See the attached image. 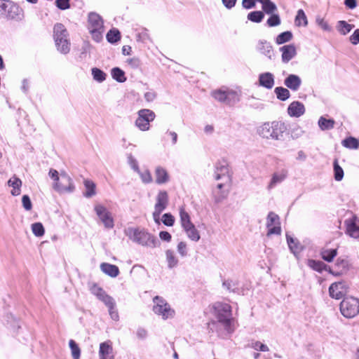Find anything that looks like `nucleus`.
<instances>
[{
  "instance_id": "obj_11",
  "label": "nucleus",
  "mask_w": 359,
  "mask_h": 359,
  "mask_svg": "<svg viewBox=\"0 0 359 359\" xmlns=\"http://www.w3.org/2000/svg\"><path fill=\"white\" fill-rule=\"evenodd\" d=\"M94 210L105 228L112 229L114 227V224L111 214L104 206L98 204L95 206Z\"/></svg>"
},
{
  "instance_id": "obj_3",
  "label": "nucleus",
  "mask_w": 359,
  "mask_h": 359,
  "mask_svg": "<svg viewBox=\"0 0 359 359\" xmlns=\"http://www.w3.org/2000/svg\"><path fill=\"white\" fill-rule=\"evenodd\" d=\"M286 130L285 124L281 121L264 123L259 129V134L265 138L280 140Z\"/></svg>"
},
{
  "instance_id": "obj_26",
  "label": "nucleus",
  "mask_w": 359,
  "mask_h": 359,
  "mask_svg": "<svg viewBox=\"0 0 359 359\" xmlns=\"http://www.w3.org/2000/svg\"><path fill=\"white\" fill-rule=\"evenodd\" d=\"M53 36L55 41H60L62 39H68V32L65 27L61 23H57L53 28Z\"/></svg>"
},
{
  "instance_id": "obj_33",
  "label": "nucleus",
  "mask_w": 359,
  "mask_h": 359,
  "mask_svg": "<svg viewBox=\"0 0 359 359\" xmlns=\"http://www.w3.org/2000/svg\"><path fill=\"white\" fill-rule=\"evenodd\" d=\"M307 265L312 269L320 273L323 271H328L327 266L321 261L309 259L307 261Z\"/></svg>"
},
{
  "instance_id": "obj_14",
  "label": "nucleus",
  "mask_w": 359,
  "mask_h": 359,
  "mask_svg": "<svg viewBox=\"0 0 359 359\" xmlns=\"http://www.w3.org/2000/svg\"><path fill=\"white\" fill-rule=\"evenodd\" d=\"M229 168L224 161H219L215 165L214 177L216 180H229Z\"/></svg>"
},
{
  "instance_id": "obj_16",
  "label": "nucleus",
  "mask_w": 359,
  "mask_h": 359,
  "mask_svg": "<svg viewBox=\"0 0 359 359\" xmlns=\"http://www.w3.org/2000/svg\"><path fill=\"white\" fill-rule=\"evenodd\" d=\"M90 292L97 297L104 304H111L113 297L108 295L105 291L96 284L93 285L90 288Z\"/></svg>"
},
{
  "instance_id": "obj_35",
  "label": "nucleus",
  "mask_w": 359,
  "mask_h": 359,
  "mask_svg": "<svg viewBox=\"0 0 359 359\" xmlns=\"http://www.w3.org/2000/svg\"><path fill=\"white\" fill-rule=\"evenodd\" d=\"M227 88H222L212 92V96L218 102L226 104Z\"/></svg>"
},
{
  "instance_id": "obj_37",
  "label": "nucleus",
  "mask_w": 359,
  "mask_h": 359,
  "mask_svg": "<svg viewBox=\"0 0 359 359\" xmlns=\"http://www.w3.org/2000/svg\"><path fill=\"white\" fill-rule=\"evenodd\" d=\"M180 224L182 229H184L187 226L194 224L191 221V218L189 213L185 211L184 208H180Z\"/></svg>"
},
{
  "instance_id": "obj_38",
  "label": "nucleus",
  "mask_w": 359,
  "mask_h": 359,
  "mask_svg": "<svg viewBox=\"0 0 359 359\" xmlns=\"http://www.w3.org/2000/svg\"><path fill=\"white\" fill-rule=\"evenodd\" d=\"M111 77L119 83H123L126 81L125 72L119 67H114L111 70Z\"/></svg>"
},
{
  "instance_id": "obj_55",
  "label": "nucleus",
  "mask_w": 359,
  "mask_h": 359,
  "mask_svg": "<svg viewBox=\"0 0 359 359\" xmlns=\"http://www.w3.org/2000/svg\"><path fill=\"white\" fill-rule=\"evenodd\" d=\"M32 230L33 233L37 237H41L44 234L43 226L40 222L34 223L32 225Z\"/></svg>"
},
{
  "instance_id": "obj_50",
  "label": "nucleus",
  "mask_w": 359,
  "mask_h": 359,
  "mask_svg": "<svg viewBox=\"0 0 359 359\" xmlns=\"http://www.w3.org/2000/svg\"><path fill=\"white\" fill-rule=\"evenodd\" d=\"M262 6L263 11L266 14H273L275 11H277L276 4L270 0H266V1H264L263 4H262Z\"/></svg>"
},
{
  "instance_id": "obj_54",
  "label": "nucleus",
  "mask_w": 359,
  "mask_h": 359,
  "mask_svg": "<svg viewBox=\"0 0 359 359\" xmlns=\"http://www.w3.org/2000/svg\"><path fill=\"white\" fill-rule=\"evenodd\" d=\"M334 179L336 181H341L344 177V170L338 164L337 160L334 162Z\"/></svg>"
},
{
  "instance_id": "obj_62",
  "label": "nucleus",
  "mask_w": 359,
  "mask_h": 359,
  "mask_svg": "<svg viewBox=\"0 0 359 359\" xmlns=\"http://www.w3.org/2000/svg\"><path fill=\"white\" fill-rule=\"evenodd\" d=\"M22 203L23 208L26 210H30L32 208V204L30 198L28 195H23L22 198Z\"/></svg>"
},
{
  "instance_id": "obj_41",
  "label": "nucleus",
  "mask_w": 359,
  "mask_h": 359,
  "mask_svg": "<svg viewBox=\"0 0 359 359\" xmlns=\"http://www.w3.org/2000/svg\"><path fill=\"white\" fill-rule=\"evenodd\" d=\"M353 27V25L348 24L344 20H339L337 22V30L342 35H346L349 33Z\"/></svg>"
},
{
  "instance_id": "obj_6",
  "label": "nucleus",
  "mask_w": 359,
  "mask_h": 359,
  "mask_svg": "<svg viewBox=\"0 0 359 359\" xmlns=\"http://www.w3.org/2000/svg\"><path fill=\"white\" fill-rule=\"evenodd\" d=\"M155 117L153 111L148 109H140L137 112L135 125L141 131H147L150 128V122L153 121Z\"/></svg>"
},
{
  "instance_id": "obj_13",
  "label": "nucleus",
  "mask_w": 359,
  "mask_h": 359,
  "mask_svg": "<svg viewBox=\"0 0 359 359\" xmlns=\"http://www.w3.org/2000/svg\"><path fill=\"white\" fill-rule=\"evenodd\" d=\"M347 292V287L345 282H336L329 287V294L332 298L336 299H341Z\"/></svg>"
},
{
  "instance_id": "obj_10",
  "label": "nucleus",
  "mask_w": 359,
  "mask_h": 359,
  "mask_svg": "<svg viewBox=\"0 0 359 359\" xmlns=\"http://www.w3.org/2000/svg\"><path fill=\"white\" fill-rule=\"evenodd\" d=\"M344 226L346 235L359 242V218L352 215L345 219Z\"/></svg>"
},
{
  "instance_id": "obj_19",
  "label": "nucleus",
  "mask_w": 359,
  "mask_h": 359,
  "mask_svg": "<svg viewBox=\"0 0 359 359\" xmlns=\"http://www.w3.org/2000/svg\"><path fill=\"white\" fill-rule=\"evenodd\" d=\"M154 175L155 182L158 184H166L170 181V175L167 170L161 165L155 168Z\"/></svg>"
},
{
  "instance_id": "obj_60",
  "label": "nucleus",
  "mask_w": 359,
  "mask_h": 359,
  "mask_svg": "<svg viewBox=\"0 0 359 359\" xmlns=\"http://www.w3.org/2000/svg\"><path fill=\"white\" fill-rule=\"evenodd\" d=\"M177 252L182 257H186L187 255V244L184 241H181L178 243Z\"/></svg>"
},
{
  "instance_id": "obj_22",
  "label": "nucleus",
  "mask_w": 359,
  "mask_h": 359,
  "mask_svg": "<svg viewBox=\"0 0 359 359\" xmlns=\"http://www.w3.org/2000/svg\"><path fill=\"white\" fill-rule=\"evenodd\" d=\"M288 172L285 169H282L273 174L271 181L267 187V189L271 190L274 188L278 184L283 182L287 177Z\"/></svg>"
},
{
  "instance_id": "obj_28",
  "label": "nucleus",
  "mask_w": 359,
  "mask_h": 359,
  "mask_svg": "<svg viewBox=\"0 0 359 359\" xmlns=\"http://www.w3.org/2000/svg\"><path fill=\"white\" fill-rule=\"evenodd\" d=\"M335 266L339 270L337 272H334L330 267H328V272L336 276H339L348 270V262L345 259L338 258Z\"/></svg>"
},
{
  "instance_id": "obj_4",
  "label": "nucleus",
  "mask_w": 359,
  "mask_h": 359,
  "mask_svg": "<svg viewBox=\"0 0 359 359\" xmlns=\"http://www.w3.org/2000/svg\"><path fill=\"white\" fill-rule=\"evenodd\" d=\"M153 311L156 315L161 316L164 320L171 318L174 316L175 311L171 309L165 299L159 296H156L153 299Z\"/></svg>"
},
{
  "instance_id": "obj_59",
  "label": "nucleus",
  "mask_w": 359,
  "mask_h": 359,
  "mask_svg": "<svg viewBox=\"0 0 359 359\" xmlns=\"http://www.w3.org/2000/svg\"><path fill=\"white\" fill-rule=\"evenodd\" d=\"M128 163L130 165V168L136 172H139L140 168L138 165V163L137 160L131 155H128Z\"/></svg>"
},
{
  "instance_id": "obj_64",
  "label": "nucleus",
  "mask_w": 359,
  "mask_h": 359,
  "mask_svg": "<svg viewBox=\"0 0 359 359\" xmlns=\"http://www.w3.org/2000/svg\"><path fill=\"white\" fill-rule=\"evenodd\" d=\"M350 41L353 45H356L359 43V29H355L350 36Z\"/></svg>"
},
{
  "instance_id": "obj_63",
  "label": "nucleus",
  "mask_w": 359,
  "mask_h": 359,
  "mask_svg": "<svg viewBox=\"0 0 359 359\" xmlns=\"http://www.w3.org/2000/svg\"><path fill=\"white\" fill-rule=\"evenodd\" d=\"M157 97V94L156 91L151 90L144 93V97L145 100L148 102H153Z\"/></svg>"
},
{
  "instance_id": "obj_36",
  "label": "nucleus",
  "mask_w": 359,
  "mask_h": 359,
  "mask_svg": "<svg viewBox=\"0 0 359 359\" xmlns=\"http://www.w3.org/2000/svg\"><path fill=\"white\" fill-rule=\"evenodd\" d=\"M226 104H233L240 101L241 93L236 90L227 88Z\"/></svg>"
},
{
  "instance_id": "obj_31",
  "label": "nucleus",
  "mask_w": 359,
  "mask_h": 359,
  "mask_svg": "<svg viewBox=\"0 0 359 359\" xmlns=\"http://www.w3.org/2000/svg\"><path fill=\"white\" fill-rule=\"evenodd\" d=\"M165 257L169 269H172L177 266L179 260L173 250H167L165 251Z\"/></svg>"
},
{
  "instance_id": "obj_46",
  "label": "nucleus",
  "mask_w": 359,
  "mask_h": 359,
  "mask_svg": "<svg viewBox=\"0 0 359 359\" xmlns=\"http://www.w3.org/2000/svg\"><path fill=\"white\" fill-rule=\"evenodd\" d=\"M295 24L297 26H306L308 25L307 18L305 15L304 11L302 9H299L297 11L295 17Z\"/></svg>"
},
{
  "instance_id": "obj_51",
  "label": "nucleus",
  "mask_w": 359,
  "mask_h": 359,
  "mask_svg": "<svg viewBox=\"0 0 359 359\" xmlns=\"http://www.w3.org/2000/svg\"><path fill=\"white\" fill-rule=\"evenodd\" d=\"M105 305L108 307L109 313L111 318L115 321L118 320L119 316H118L117 310L115 308L116 303H115L114 299H112L111 304H105Z\"/></svg>"
},
{
  "instance_id": "obj_48",
  "label": "nucleus",
  "mask_w": 359,
  "mask_h": 359,
  "mask_svg": "<svg viewBox=\"0 0 359 359\" xmlns=\"http://www.w3.org/2000/svg\"><path fill=\"white\" fill-rule=\"evenodd\" d=\"M69 346L71 349V353L73 359H79L81 356V349L74 340L70 339Z\"/></svg>"
},
{
  "instance_id": "obj_42",
  "label": "nucleus",
  "mask_w": 359,
  "mask_h": 359,
  "mask_svg": "<svg viewBox=\"0 0 359 359\" xmlns=\"http://www.w3.org/2000/svg\"><path fill=\"white\" fill-rule=\"evenodd\" d=\"M341 144L348 149H357L359 147V140L355 137H349L341 142Z\"/></svg>"
},
{
  "instance_id": "obj_44",
  "label": "nucleus",
  "mask_w": 359,
  "mask_h": 359,
  "mask_svg": "<svg viewBox=\"0 0 359 359\" xmlns=\"http://www.w3.org/2000/svg\"><path fill=\"white\" fill-rule=\"evenodd\" d=\"M247 18L251 22L259 23L263 20L264 14L262 11H256L249 13Z\"/></svg>"
},
{
  "instance_id": "obj_52",
  "label": "nucleus",
  "mask_w": 359,
  "mask_h": 359,
  "mask_svg": "<svg viewBox=\"0 0 359 359\" xmlns=\"http://www.w3.org/2000/svg\"><path fill=\"white\" fill-rule=\"evenodd\" d=\"M286 237H287V242L288 246H289L291 252L293 254L296 255V253L299 252V247L298 243L297 241H295L292 237H291L290 236H289L287 234Z\"/></svg>"
},
{
  "instance_id": "obj_21",
  "label": "nucleus",
  "mask_w": 359,
  "mask_h": 359,
  "mask_svg": "<svg viewBox=\"0 0 359 359\" xmlns=\"http://www.w3.org/2000/svg\"><path fill=\"white\" fill-rule=\"evenodd\" d=\"M284 85L292 91H297L302 85V79L296 74H289L284 80Z\"/></svg>"
},
{
  "instance_id": "obj_8",
  "label": "nucleus",
  "mask_w": 359,
  "mask_h": 359,
  "mask_svg": "<svg viewBox=\"0 0 359 359\" xmlns=\"http://www.w3.org/2000/svg\"><path fill=\"white\" fill-rule=\"evenodd\" d=\"M169 202L168 194L165 191H160L156 198L154 210L153 212V218L157 224H161L160 215L164 211Z\"/></svg>"
},
{
  "instance_id": "obj_9",
  "label": "nucleus",
  "mask_w": 359,
  "mask_h": 359,
  "mask_svg": "<svg viewBox=\"0 0 359 359\" xmlns=\"http://www.w3.org/2000/svg\"><path fill=\"white\" fill-rule=\"evenodd\" d=\"M53 189L60 194L72 193L74 190L72 179L65 172L60 173V179L57 183H53Z\"/></svg>"
},
{
  "instance_id": "obj_57",
  "label": "nucleus",
  "mask_w": 359,
  "mask_h": 359,
  "mask_svg": "<svg viewBox=\"0 0 359 359\" xmlns=\"http://www.w3.org/2000/svg\"><path fill=\"white\" fill-rule=\"evenodd\" d=\"M162 222L168 226H172L175 223V218L170 213H165L162 217Z\"/></svg>"
},
{
  "instance_id": "obj_1",
  "label": "nucleus",
  "mask_w": 359,
  "mask_h": 359,
  "mask_svg": "<svg viewBox=\"0 0 359 359\" xmlns=\"http://www.w3.org/2000/svg\"><path fill=\"white\" fill-rule=\"evenodd\" d=\"M213 314L219 324L227 333L233 332V318L231 306L226 303L215 302L212 305Z\"/></svg>"
},
{
  "instance_id": "obj_18",
  "label": "nucleus",
  "mask_w": 359,
  "mask_h": 359,
  "mask_svg": "<svg viewBox=\"0 0 359 359\" xmlns=\"http://www.w3.org/2000/svg\"><path fill=\"white\" fill-rule=\"evenodd\" d=\"M89 30H104L102 18L96 13H90L88 15Z\"/></svg>"
},
{
  "instance_id": "obj_5",
  "label": "nucleus",
  "mask_w": 359,
  "mask_h": 359,
  "mask_svg": "<svg viewBox=\"0 0 359 359\" xmlns=\"http://www.w3.org/2000/svg\"><path fill=\"white\" fill-rule=\"evenodd\" d=\"M341 314L347 318L355 317L359 313V300L354 297H346L340 304Z\"/></svg>"
},
{
  "instance_id": "obj_24",
  "label": "nucleus",
  "mask_w": 359,
  "mask_h": 359,
  "mask_svg": "<svg viewBox=\"0 0 359 359\" xmlns=\"http://www.w3.org/2000/svg\"><path fill=\"white\" fill-rule=\"evenodd\" d=\"M257 50L269 59H271L273 57V48L270 43L265 40L258 41Z\"/></svg>"
},
{
  "instance_id": "obj_15",
  "label": "nucleus",
  "mask_w": 359,
  "mask_h": 359,
  "mask_svg": "<svg viewBox=\"0 0 359 359\" xmlns=\"http://www.w3.org/2000/svg\"><path fill=\"white\" fill-rule=\"evenodd\" d=\"M305 111L304 104L299 101H293L287 107V114L290 117L299 118L304 114Z\"/></svg>"
},
{
  "instance_id": "obj_25",
  "label": "nucleus",
  "mask_w": 359,
  "mask_h": 359,
  "mask_svg": "<svg viewBox=\"0 0 359 359\" xmlns=\"http://www.w3.org/2000/svg\"><path fill=\"white\" fill-rule=\"evenodd\" d=\"M7 184L8 187H12L11 194L13 196H19L20 194L22 181L20 178H18L15 175H13L8 180Z\"/></svg>"
},
{
  "instance_id": "obj_29",
  "label": "nucleus",
  "mask_w": 359,
  "mask_h": 359,
  "mask_svg": "<svg viewBox=\"0 0 359 359\" xmlns=\"http://www.w3.org/2000/svg\"><path fill=\"white\" fill-rule=\"evenodd\" d=\"M320 255L323 260L327 262H332L334 258L337 255V249L323 248L320 250Z\"/></svg>"
},
{
  "instance_id": "obj_56",
  "label": "nucleus",
  "mask_w": 359,
  "mask_h": 359,
  "mask_svg": "<svg viewBox=\"0 0 359 359\" xmlns=\"http://www.w3.org/2000/svg\"><path fill=\"white\" fill-rule=\"evenodd\" d=\"M281 23V20L280 16L278 14H271V15L269 18L266 21V24L269 27H276L280 25Z\"/></svg>"
},
{
  "instance_id": "obj_53",
  "label": "nucleus",
  "mask_w": 359,
  "mask_h": 359,
  "mask_svg": "<svg viewBox=\"0 0 359 359\" xmlns=\"http://www.w3.org/2000/svg\"><path fill=\"white\" fill-rule=\"evenodd\" d=\"M107 41L111 43L120 40V32L117 29H111L107 34Z\"/></svg>"
},
{
  "instance_id": "obj_58",
  "label": "nucleus",
  "mask_w": 359,
  "mask_h": 359,
  "mask_svg": "<svg viewBox=\"0 0 359 359\" xmlns=\"http://www.w3.org/2000/svg\"><path fill=\"white\" fill-rule=\"evenodd\" d=\"M316 22L318 26H319L323 30L327 32L331 31V27L323 18L318 16L316 18Z\"/></svg>"
},
{
  "instance_id": "obj_2",
  "label": "nucleus",
  "mask_w": 359,
  "mask_h": 359,
  "mask_svg": "<svg viewBox=\"0 0 359 359\" xmlns=\"http://www.w3.org/2000/svg\"><path fill=\"white\" fill-rule=\"evenodd\" d=\"M125 233L131 241L143 246L156 248L159 245L157 238L144 229L129 227L125 230Z\"/></svg>"
},
{
  "instance_id": "obj_23",
  "label": "nucleus",
  "mask_w": 359,
  "mask_h": 359,
  "mask_svg": "<svg viewBox=\"0 0 359 359\" xmlns=\"http://www.w3.org/2000/svg\"><path fill=\"white\" fill-rule=\"evenodd\" d=\"M280 50L282 52V61L284 63H287L297 54L296 48L293 44L283 46L280 48Z\"/></svg>"
},
{
  "instance_id": "obj_39",
  "label": "nucleus",
  "mask_w": 359,
  "mask_h": 359,
  "mask_svg": "<svg viewBox=\"0 0 359 359\" xmlns=\"http://www.w3.org/2000/svg\"><path fill=\"white\" fill-rule=\"evenodd\" d=\"M318 126L322 130H331L334 127V121L333 119H327L321 116L318 120Z\"/></svg>"
},
{
  "instance_id": "obj_34",
  "label": "nucleus",
  "mask_w": 359,
  "mask_h": 359,
  "mask_svg": "<svg viewBox=\"0 0 359 359\" xmlns=\"http://www.w3.org/2000/svg\"><path fill=\"white\" fill-rule=\"evenodd\" d=\"M60 41H55V46L58 51L62 54H67L70 50V42L69 39H59Z\"/></svg>"
},
{
  "instance_id": "obj_30",
  "label": "nucleus",
  "mask_w": 359,
  "mask_h": 359,
  "mask_svg": "<svg viewBox=\"0 0 359 359\" xmlns=\"http://www.w3.org/2000/svg\"><path fill=\"white\" fill-rule=\"evenodd\" d=\"M187 237L193 241L197 242L200 240L201 236L194 224L183 229Z\"/></svg>"
},
{
  "instance_id": "obj_49",
  "label": "nucleus",
  "mask_w": 359,
  "mask_h": 359,
  "mask_svg": "<svg viewBox=\"0 0 359 359\" xmlns=\"http://www.w3.org/2000/svg\"><path fill=\"white\" fill-rule=\"evenodd\" d=\"M137 173L139 175L142 183L149 184L153 182L151 174L148 169L142 171L140 170Z\"/></svg>"
},
{
  "instance_id": "obj_20",
  "label": "nucleus",
  "mask_w": 359,
  "mask_h": 359,
  "mask_svg": "<svg viewBox=\"0 0 359 359\" xmlns=\"http://www.w3.org/2000/svg\"><path fill=\"white\" fill-rule=\"evenodd\" d=\"M99 357L100 359H114L113 348L110 341L100 344Z\"/></svg>"
},
{
  "instance_id": "obj_61",
  "label": "nucleus",
  "mask_w": 359,
  "mask_h": 359,
  "mask_svg": "<svg viewBox=\"0 0 359 359\" xmlns=\"http://www.w3.org/2000/svg\"><path fill=\"white\" fill-rule=\"evenodd\" d=\"M252 347L255 350L264 351V352L269 351V350L266 345H265L258 341L252 342Z\"/></svg>"
},
{
  "instance_id": "obj_7",
  "label": "nucleus",
  "mask_w": 359,
  "mask_h": 359,
  "mask_svg": "<svg viewBox=\"0 0 359 359\" xmlns=\"http://www.w3.org/2000/svg\"><path fill=\"white\" fill-rule=\"evenodd\" d=\"M3 13L7 18L16 22H21L25 18L24 11L17 4L11 1H6L3 7Z\"/></svg>"
},
{
  "instance_id": "obj_17",
  "label": "nucleus",
  "mask_w": 359,
  "mask_h": 359,
  "mask_svg": "<svg viewBox=\"0 0 359 359\" xmlns=\"http://www.w3.org/2000/svg\"><path fill=\"white\" fill-rule=\"evenodd\" d=\"M259 85L268 90L273 88L275 84L274 75L271 72H264L259 75Z\"/></svg>"
},
{
  "instance_id": "obj_47",
  "label": "nucleus",
  "mask_w": 359,
  "mask_h": 359,
  "mask_svg": "<svg viewBox=\"0 0 359 359\" xmlns=\"http://www.w3.org/2000/svg\"><path fill=\"white\" fill-rule=\"evenodd\" d=\"M91 72H92V75H93V79L95 80L96 81H97L99 83H102L104 81H105V79L107 78V74L102 70H101L97 67H93L91 69Z\"/></svg>"
},
{
  "instance_id": "obj_32",
  "label": "nucleus",
  "mask_w": 359,
  "mask_h": 359,
  "mask_svg": "<svg viewBox=\"0 0 359 359\" xmlns=\"http://www.w3.org/2000/svg\"><path fill=\"white\" fill-rule=\"evenodd\" d=\"M86 191L83 195L86 198H90L96 194V185L95 184L90 180H85L83 182Z\"/></svg>"
},
{
  "instance_id": "obj_40",
  "label": "nucleus",
  "mask_w": 359,
  "mask_h": 359,
  "mask_svg": "<svg viewBox=\"0 0 359 359\" xmlns=\"http://www.w3.org/2000/svg\"><path fill=\"white\" fill-rule=\"evenodd\" d=\"M274 93L279 100L285 101L290 97V93L287 88L283 87H276Z\"/></svg>"
},
{
  "instance_id": "obj_43",
  "label": "nucleus",
  "mask_w": 359,
  "mask_h": 359,
  "mask_svg": "<svg viewBox=\"0 0 359 359\" xmlns=\"http://www.w3.org/2000/svg\"><path fill=\"white\" fill-rule=\"evenodd\" d=\"M222 286L229 292H237L238 290V282L231 279L224 280L222 283Z\"/></svg>"
},
{
  "instance_id": "obj_27",
  "label": "nucleus",
  "mask_w": 359,
  "mask_h": 359,
  "mask_svg": "<svg viewBox=\"0 0 359 359\" xmlns=\"http://www.w3.org/2000/svg\"><path fill=\"white\" fill-rule=\"evenodd\" d=\"M101 271L111 278H116L119 274V269L117 266L108 264L102 263L100 264Z\"/></svg>"
},
{
  "instance_id": "obj_45",
  "label": "nucleus",
  "mask_w": 359,
  "mask_h": 359,
  "mask_svg": "<svg viewBox=\"0 0 359 359\" xmlns=\"http://www.w3.org/2000/svg\"><path fill=\"white\" fill-rule=\"evenodd\" d=\"M292 36V33L290 31L282 32L276 36V43L279 45L283 44L291 41Z\"/></svg>"
},
{
  "instance_id": "obj_12",
  "label": "nucleus",
  "mask_w": 359,
  "mask_h": 359,
  "mask_svg": "<svg viewBox=\"0 0 359 359\" xmlns=\"http://www.w3.org/2000/svg\"><path fill=\"white\" fill-rule=\"evenodd\" d=\"M266 227L268 229L267 236H271L272 234L280 235L281 233L279 217L273 212H270L268 214L266 219Z\"/></svg>"
}]
</instances>
